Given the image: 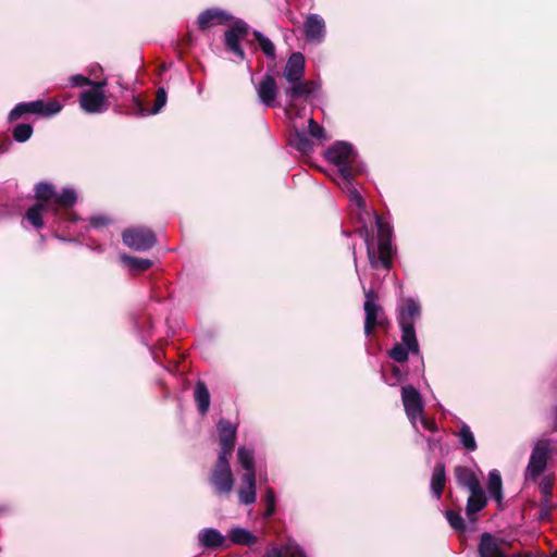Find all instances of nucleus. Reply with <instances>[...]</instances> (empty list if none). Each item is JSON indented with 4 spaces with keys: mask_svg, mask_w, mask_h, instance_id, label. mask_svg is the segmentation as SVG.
I'll list each match as a JSON object with an SVG mask.
<instances>
[{
    "mask_svg": "<svg viewBox=\"0 0 557 557\" xmlns=\"http://www.w3.org/2000/svg\"><path fill=\"white\" fill-rule=\"evenodd\" d=\"M359 222L362 224L360 227V235L364 237L369 262L372 268L379 265L386 270H389L392 265L393 257V245H392V227L387 222L375 214V224L377 228V251L374 249L373 239L370 237L369 230L367 227L366 219L362 213L359 212Z\"/></svg>",
    "mask_w": 557,
    "mask_h": 557,
    "instance_id": "nucleus-1",
    "label": "nucleus"
},
{
    "mask_svg": "<svg viewBox=\"0 0 557 557\" xmlns=\"http://www.w3.org/2000/svg\"><path fill=\"white\" fill-rule=\"evenodd\" d=\"M326 159L335 164L338 170V178L354 177L363 171L359 163L354 147L346 141H337L325 152Z\"/></svg>",
    "mask_w": 557,
    "mask_h": 557,
    "instance_id": "nucleus-2",
    "label": "nucleus"
},
{
    "mask_svg": "<svg viewBox=\"0 0 557 557\" xmlns=\"http://www.w3.org/2000/svg\"><path fill=\"white\" fill-rule=\"evenodd\" d=\"M35 193L39 202L27 210L26 219L34 227L40 228L44 225V216H48L51 212L57 191L51 184L39 183L36 185Z\"/></svg>",
    "mask_w": 557,
    "mask_h": 557,
    "instance_id": "nucleus-3",
    "label": "nucleus"
},
{
    "mask_svg": "<svg viewBox=\"0 0 557 557\" xmlns=\"http://www.w3.org/2000/svg\"><path fill=\"white\" fill-rule=\"evenodd\" d=\"M210 482L219 495H227L233 490L234 479L230 466V457L219 456L211 473Z\"/></svg>",
    "mask_w": 557,
    "mask_h": 557,
    "instance_id": "nucleus-4",
    "label": "nucleus"
},
{
    "mask_svg": "<svg viewBox=\"0 0 557 557\" xmlns=\"http://www.w3.org/2000/svg\"><path fill=\"white\" fill-rule=\"evenodd\" d=\"M506 548L507 543L504 540L484 532L480 539L478 553L480 557H534L531 552L509 556Z\"/></svg>",
    "mask_w": 557,
    "mask_h": 557,
    "instance_id": "nucleus-5",
    "label": "nucleus"
},
{
    "mask_svg": "<svg viewBox=\"0 0 557 557\" xmlns=\"http://www.w3.org/2000/svg\"><path fill=\"white\" fill-rule=\"evenodd\" d=\"M123 243L135 250L146 251L156 244V236L149 228L134 227L123 232Z\"/></svg>",
    "mask_w": 557,
    "mask_h": 557,
    "instance_id": "nucleus-6",
    "label": "nucleus"
},
{
    "mask_svg": "<svg viewBox=\"0 0 557 557\" xmlns=\"http://www.w3.org/2000/svg\"><path fill=\"white\" fill-rule=\"evenodd\" d=\"M401 400L409 421L417 429L418 418L421 417L424 410L419 391L411 385L403 386Z\"/></svg>",
    "mask_w": 557,
    "mask_h": 557,
    "instance_id": "nucleus-7",
    "label": "nucleus"
},
{
    "mask_svg": "<svg viewBox=\"0 0 557 557\" xmlns=\"http://www.w3.org/2000/svg\"><path fill=\"white\" fill-rule=\"evenodd\" d=\"M548 459V443L539 442L531 454L527 470L525 480L535 481L546 469Z\"/></svg>",
    "mask_w": 557,
    "mask_h": 557,
    "instance_id": "nucleus-8",
    "label": "nucleus"
},
{
    "mask_svg": "<svg viewBox=\"0 0 557 557\" xmlns=\"http://www.w3.org/2000/svg\"><path fill=\"white\" fill-rule=\"evenodd\" d=\"M366 301H364V312H366V321H364V333L367 336L371 335L374 327L376 325H382L384 323L383 312L379 305H376L375 299L376 296L372 290L364 292Z\"/></svg>",
    "mask_w": 557,
    "mask_h": 557,
    "instance_id": "nucleus-9",
    "label": "nucleus"
},
{
    "mask_svg": "<svg viewBox=\"0 0 557 557\" xmlns=\"http://www.w3.org/2000/svg\"><path fill=\"white\" fill-rule=\"evenodd\" d=\"M249 33V26L244 21H236L225 33V47L228 51L236 54L240 60L245 59V53L239 41L245 39Z\"/></svg>",
    "mask_w": 557,
    "mask_h": 557,
    "instance_id": "nucleus-10",
    "label": "nucleus"
},
{
    "mask_svg": "<svg viewBox=\"0 0 557 557\" xmlns=\"http://www.w3.org/2000/svg\"><path fill=\"white\" fill-rule=\"evenodd\" d=\"M82 109L87 113H102L109 108L108 99L102 90L87 89L79 96Z\"/></svg>",
    "mask_w": 557,
    "mask_h": 557,
    "instance_id": "nucleus-11",
    "label": "nucleus"
},
{
    "mask_svg": "<svg viewBox=\"0 0 557 557\" xmlns=\"http://www.w3.org/2000/svg\"><path fill=\"white\" fill-rule=\"evenodd\" d=\"M221 450L219 456L231 457L235 446L236 426L230 421L221 419L218 422Z\"/></svg>",
    "mask_w": 557,
    "mask_h": 557,
    "instance_id": "nucleus-12",
    "label": "nucleus"
},
{
    "mask_svg": "<svg viewBox=\"0 0 557 557\" xmlns=\"http://www.w3.org/2000/svg\"><path fill=\"white\" fill-rule=\"evenodd\" d=\"M259 100L267 107H274L277 96V86L274 77L270 74L263 76L256 86Z\"/></svg>",
    "mask_w": 557,
    "mask_h": 557,
    "instance_id": "nucleus-13",
    "label": "nucleus"
},
{
    "mask_svg": "<svg viewBox=\"0 0 557 557\" xmlns=\"http://www.w3.org/2000/svg\"><path fill=\"white\" fill-rule=\"evenodd\" d=\"M305 74V57L300 52L289 55L284 67V77L288 83L302 79Z\"/></svg>",
    "mask_w": 557,
    "mask_h": 557,
    "instance_id": "nucleus-14",
    "label": "nucleus"
},
{
    "mask_svg": "<svg viewBox=\"0 0 557 557\" xmlns=\"http://www.w3.org/2000/svg\"><path fill=\"white\" fill-rule=\"evenodd\" d=\"M238 490V500L243 505H252L257 499L256 473H245Z\"/></svg>",
    "mask_w": 557,
    "mask_h": 557,
    "instance_id": "nucleus-15",
    "label": "nucleus"
},
{
    "mask_svg": "<svg viewBox=\"0 0 557 557\" xmlns=\"http://www.w3.org/2000/svg\"><path fill=\"white\" fill-rule=\"evenodd\" d=\"M200 546L207 549L226 547V537L216 529L205 528L198 533Z\"/></svg>",
    "mask_w": 557,
    "mask_h": 557,
    "instance_id": "nucleus-16",
    "label": "nucleus"
},
{
    "mask_svg": "<svg viewBox=\"0 0 557 557\" xmlns=\"http://www.w3.org/2000/svg\"><path fill=\"white\" fill-rule=\"evenodd\" d=\"M421 308L413 298L404 299L399 306V324H414L416 319L420 317Z\"/></svg>",
    "mask_w": 557,
    "mask_h": 557,
    "instance_id": "nucleus-17",
    "label": "nucleus"
},
{
    "mask_svg": "<svg viewBox=\"0 0 557 557\" xmlns=\"http://www.w3.org/2000/svg\"><path fill=\"white\" fill-rule=\"evenodd\" d=\"M305 33L308 40L321 41L325 34V24L321 16L311 14L305 22Z\"/></svg>",
    "mask_w": 557,
    "mask_h": 557,
    "instance_id": "nucleus-18",
    "label": "nucleus"
},
{
    "mask_svg": "<svg viewBox=\"0 0 557 557\" xmlns=\"http://www.w3.org/2000/svg\"><path fill=\"white\" fill-rule=\"evenodd\" d=\"M336 182L341 189L348 195L350 205L355 206L359 211L364 210L366 201L358 189L355 187L354 177L336 180Z\"/></svg>",
    "mask_w": 557,
    "mask_h": 557,
    "instance_id": "nucleus-19",
    "label": "nucleus"
},
{
    "mask_svg": "<svg viewBox=\"0 0 557 557\" xmlns=\"http://www.w3.org/2000/svg\"><path fill=\"white\" fill-rule=\"evenodd\" d=\"M264 557H306L304 550L294 540H287L282 546H273L268 549Z\"/></svg>",
    "mask_w": 557,
    "mask_h": 557,
    "instance_id": "nucleus-20",
    "label": "nucleus"
},
{
    "mask_svg": "<svg viewBox=\"0 0 557 557\" xmlns=\"http://www.w3.org/2000/svg\"><path fill=\"white\" fill-rule=\"evenodd\" d=\"M455 476H456L457 483L460 486L467 488L469 492L481 486L474 471H472L468 467H462V466L456 467L455 468Z\"/></svg>",
    "mask_w": 557,
    "mask_h": 557,
    "instance_id": "nucleus-21",
    "label": "nucleus"
},
{
    "mask_svg": "<svg viewBox=\"0 0 557 557\" xmlns=\"http://www.w3.org/2000/svg\"><path fill=\"white\" fill-rule=\"evenodd\" d=\"M469 493L466 511L468 518L473 520V516L486 506V497L481 486Z\"/></svg>",
    "mask_w": 557,
    "mask_h": 557,
    "instance_id": "nucleus-22",
    "label": "nucleus"
},
{
    "mask_svg": "<svg viewBox=\"0 0 557 557\" xmlns=\"http://www.w3.org/2000/svg\"><path fill=\"white\" fill-rule=\"evenodd\" d=\"M228 18L230 16L224 11L218 9H209L199 14L197 23L199 28L205 29L213 24L228 21Z\"/></svg>",
    "mask_w": 557,
    "mask_h": 557,
    "instance_id": "nucleus-23",
    "label": "nucleus"
},
{
    "mask_svg": "<svg viewBox=\"0 0 557 557\" xmlns=\"http://www.w3.org/2000/svg\"><path fill=\"white\" fill-rule=\"evenodd\" d=\"M228 540L234 545L252 546L258 542V537L249 530L244 528H232L228 532Z\"/></svg>",
    "mask_w": 557,
    "mask_h": 557,
    "instance_id": "nucleus-24",
    "label": "nucleus"
},
{
    "mask_svg": "<svg viewBox=\"0 0 557 557\" xmlns=\"http://www.w3.org/2000/svg\"><path fill=\"white\" fill-rule=\"evenodd\" d=\"M76 194L71 188H65L62 193H55V198L52 205L50 214L57 216L60 208H70L76 202Z\"/></svg>",
    "mask_w": 557,
    "mask_h": 557,
    "instance_id": "nucleus-25",
    "label": "nucleus"
},
{
    "mask_svg": "<svg viewBox=\"0 0 557 557\" xmlns=\"http://www.w3.org/2000/svg\"><path fill=\"white\" fill-rule=\"evenodd\" d=\"M446 473L445 466L442 462L435 465L432 479H431V491L436 499H440L445 487Z\"/></svg>",
    "mask_w": 557,
    "mask_h": 557,
    "instance_id": "nucleus-26",
    "label": "nucleus"
},
{
    "mask_svg": "<svg viewBox=\"0 0 557 557\" xmlns=\"http://www.w3.org/2000/svg\"><path fill=\"white\" fill-rule=\"evenodd\" d=\"M45 102L41 100L33 102H23L17 104L9 114L10 120H17L25 113H36L44 115Z\"/></svg>",
    "mask_w": 557,
    "mask_h": 557,
    "instance_id": "nucleus-27",
    "label": "nucleus"
},
{
    "mask_svg": "<svg viewBox=\"0 0 557 557\" xmlns=\"http://www.w3.org/2000/svg\"><path fill=\"white\" fill-rule=\"evenodd\" d=\"M401 329V345L406 346L411 354L419 352V344L416 337L414 324H399Z\"/></svg>",
    "mask_w": 557,
    "mask_h": 557,
    "instance_id": "nucleus-28",
    "label": "nucleus"
},
{
    "mask_svg": "<svg viewBox=\"0 0 557 557\" xmlns=\"http://www.w3.org/2000/svg\"><path fill=\"white\" fill-rule=\"evenodd\" d=\"M194 394L198 410L201 414H205L210 406V394L206 384L203 382H198Z\"/></svg>",
    "mask_w": 557,
    "mask_h": 557,
    "instance_id": "nucleus-29",
    "label": "nucleus"
},
{
    "mask_svg": "<svg viewBox=\"0 0 557 557\" xmlns=\"http://www.w3.org/2000/svg\"><path fill=\"white\" fill-rule=\"evenodd\" d=\"M290 145L299 152L308 154L313 150V143L305 132H296L290 138Z\"/></svg>",
    "mask_w": 557,
    "mask_h": 557,
    "instance_id": "nucleus-30",
    "label": "nucleus"
},
{
    "mask_svg": "<svg viewBox=\"0 0 557 557\" xmlns=\"http://www.w3.org/2000/svg\"><path fill=\"white\" fill-rule=\"evenodd\" d=\"M456 435L459 440V443L466 450L474 451L478 448L474 434L468 424L462 423L459 432Z\"/></svg>",
    "mask_w": 557,
    "mask_h": 557,
    "instance_id": "nucleus-31",
    "label": "nucleus"
},
{
    "mask_svg": "<svg viewBox=\"0 0 557 557\" xmlns=\"http://www.w3.org/2000/svg\"><path fill=\"white\" fill-rule=\"evenodd\" d=\"M502 476L497 470H492L488 474V492L498 503L503 499Z\"/></svg>",
    "mask_w": 557,
    "mask_h": 557,
    "instance_id": "nucleus-32",
    "label": "nucleus"
},
{
    "mask_svg": "<svg viewBox=\"0 0 557 557\" xmlns=\"http://www.w3.org/2000/svg\"><path fill=\"white\" fill-rule=\"evenodd\" d=\"M238 462L242 465L245 473H256L253 450L247 447H239L237 450Z\"/></svg>",
    "mask_w": 557,
    "mask_h": 557,
    "instance_id": "nucleus-33",
    "label": "nucleus"
},
{
    "mask_svg": "<svg viewBox=\"0 0 557 557\" xmlns=\"http://www.w3.org/2000/svg\"><path fill=\"white\" fill-rule=\"evenodd\" d=\"M290 86L285 90L288 107L294 106V101L300 97H306V85L302 79L289 83Z\"/></svg>",
    "mask_w": 557,
    "mask_h": 557,
    "instance_id": "nucleus-34",
    "label": "nucleus"
},
{
    "mask_svg": "<svg viewBox=\"0 0 557 557\" xmlns=\"http://www.w3.org/2000/svg\"><path fill=\"white\" fill-rule=\"evenodd\" d=\"M253 36L258 41L260 49L265 54L268 59L274 60L276 58L275 46L274 44L262 33L255 30Z\"/></svg>",
    "mask_w": 557,
    "mask_h": 557,
    "instance_id": "nucleus-35",
    "label": "nucleus"
},
{
    "mask_svg": "<svg viewBox=\"0 0 557 557\" xmlns=\"http://www.w3.org/2000/svg\"><path fill=\"white\" fill-rule=\"evenodd\" d=\"M120 258L125 265L135 271H145L152 265V262L149 259L136 258L127 255H121Z\"/></svg>",
    "mask_w": 557,
    "mask_h": 557,
    "instance_id": "nucleus-36",
    "label": "nucleus"
},
{
    "mask_svg": "<svg viewBox=\"0 0 557 557\" xmlns=\"http://www.w3.org/2000/svg\"><path fill=\"white\" fill-rule=\"evenodd\" d=\"M126 113L128 115H133V116H136V117H143V116H146V115H149L150 114V111H148L140 98L136 95H133L132 96V103L127 107V110H126Z\"/></svg>",
    "mask_w": 557,
    "mask_h": 557,
    "instance_id": "nucleus-37",
    "label": "nucleus"
},
{
    "mask_svg": "<svg viewBox=\"0 0 557 557\" xmlns=\"http://www.w3.org/2000/svg\"><path fill=\"white\" fill-rule=\"evenodd\" d=\"M33 127L29 124H18L13 129V137L18 143H24L30 138Z\"/></svg>",
    "mask_w": 557,
    "mask_h": 557,
    "instance_id": "nucleus-38",
    "label": "nucleus"
},
{
    "mask_svg": "<svg viewBox=\"0 0 557 557\" xmlns=\"http://www.w3.org/2000/svg\"><path fill=\"white\" fill-rule=\"evenodd\" d=\"M409 352H410V350L406 346H404L401 344H396L389 350V357L397 362H405L408 359Z\"/></svg>",
    "mask_w": 557,
    "mask_h": 557,
    "instance_id": "nucleus-39",
    "label": "nucleus"
},
{
    "mask_svg": "<svg viewBox=\"0 0 557 557\" xmlns=\"http://www.w3.org/2000/svg\"><path fill=\"white\" fill-rule=\"evenodd\" d=\"M446 518L450 527L454 528L455 530L461 531L465 529V522L459 512H456L454 510H447Z\"/></svg>",
    "mask_w": 557,
    "mask_h": 557,
    "instance_id": "nucleus-40",
    "label": "nucleus"
},
{
    "mask_svg": "<svg viewBox=\"0 0 557 557\" xmlns=\"http://www.w3.org/2000/svg\"><path fill=\"white\" fill-rule=\"evenodd\" d=\"M308 124L310 136L319 140L327 139L324 128L320 126L313 119H309Z\"/></svg>",
    "mask_w": 557,
    "mask_h": 557,
    "instance_id": "nucleus-41",
    "label": "nucleus"
},
{
    "mask_svg": "<svg viewBox=\"0 0 557 557\" xmlns=\"http://www.w3.org/2000/svg\"><path fill=\"white\" fill-rule=\"evenodd\" d=\"M166 103V92L164 88H159L156 96L153 108L150 110V114H157Z\"/></svg>",
    "mask_w": 557,
    "mask_h": 557,
    "instance_id": "nucleus-42",
    "label": "nucleus"
},
{
    "mask_svg": "<svg viewBox=\"0 0 557 557\" xmlns=\"http://www.w3.org/2000/svg\"><path fill=\"white\" fill-rule=\"evenodd\" d=\"M70 84L73 87L89 86L91 85V81L82 74H77L70 77Z\"/></svg>",
    "mask_w": 557,
    "mask_h": 557,
    "instance_id": "nucleus-43",
    "label": "nucleus"
},
{
    "mask_svg": "<svg viewBox=\"0 0 557 557\" xmlns=\"http://www.w3.org/2000/svg\"><path fill=\"white\" fill-rule=\"evenodd\" d=\"M62 107L58 101L45 102L44 115L51 116L61 111Z\"/></svg>",
    "mask_w": 557,
    "mask_h": 557,
    "instance_id": "nucleus-44",
    "label": "nucleus"
},
{
    "mask_svg": "<svg viewBox=\"0 0 557 557\" xmlns=\"http://www.w3.org/2000/svg\"><path fill=\"white\" fill-rule=\"evenodd\" d=\"M418 420H420V422H421L422 426H423L425 430H428V431H430V432H435V431H437V425H436L435 421H434V420H430V419L425 418V417L423 416V413L421 414V417H419V418H418Z\"/></svg>",
    "mask_w": 557,
    "mask_h": 557,
    "instance_id": "nucleus-45",
    "label": "nucleus"
},
{
    "mask_svg": "<svg viewBox=\"0 0 557 557\" xmlns=\"http://www.w3.org/2000/svg\"><path fill=\"white\" fill-rule=\"evenodd\" d=\"M541 493L547 499L552 494V482L548 479H543L540 483Z\"/></svg>",
    "mask_w": 557,
    "mask_h": 557,
    "instance_id": "nucleus-46",
    "label": "nucleus"
},
{
    "mask_svg": "<svg viewBox=\"0 0 557 557\" xmlns=\"http://www.w3.org/2000/svg\"><path fill=\"white\" fill-rule=\"evenodd\" d=\"M264 502L265 505H275V493L272 487L265 488Z\"/></svg>",
    "mask_w": 557,
    "mask_h": 557,
    "instance_id": "nucleus-47",
    "label": "nucleus"
},
{
    "mask_svg": "<svg viewBox=\"0 0 557 557\" xmlns=\"http://www.w3.org/2000/svg\"><path fill=\"white\" fill-rule=\"evenodd\" d=\"M305 85H306V89H307L306 98L311 96L320 87L318 83L312 82V81L305 82Z\"/></svg>",
    "mask_w": 557,
    "mask_h": 557,
    "instance_id": "nucleus-48",
    "label": "nucleus"
},
{
    "mask_svg": "<svg viewBox=\"0 0 557 557\" xmlns=\"http://www.w3.org/2000/svg\"><path fill=\"white\" fill-rule=\"evenodd\" d=\"M108 223V220L107 218L104 216H94L90 219V225L92 227H99V226H102V225H106Z\"/></svg>",
    "mask_w": 557,
    "mask_h": 557,
    "instance_id": "nucleus-49",
    "label": "nucleus"
},
{
    "mask_svg": "<svg viewBox=\"0 0 557 557\" xmlns=\"http://www.w3.org/2000/svg\"><path fill=\"white\" fill-rule=\"evenodd\" d=\"M107 84H108L107 79H102V81H99V82L91 81V85L90 86H92L91 89L102 90V88L104 86H107Z\"/></svg>",
    "mask_w": 557,
    "mask_h": 557,
    "instance_id": "nucleus-50",
    "label": "nucleus"
},
{
    "mask_svg": "<svg viewBox=\"0 0 557 557\" xmlns=\"http://www.w3.org/2000/svg\"><path fill=\"white\" fill-rule=\"evenodd\" d=\"M275 512V505H267L264 517H271Z\"/></svg>",
    "mask_w": 557,
    "mask_h": 557,
    "instance_id": "nucleus-51",
    "label": "nucleus"
},
{
    "mask_svg": "<svg viewBox=\"0 0 557 557\" xmlns=\"http://www.w3.org/2000/svg\"><path fill=\"white\" fill-rule=\"evenodd\" d=\"M393 373H394L395 377H396L398 381H400V380L403 379V373H401V371L399 370V368L394 367V368H393Z\"/></svg>",
    "mask_w": 557,
    "mask_h": 557,
    "instance_id": "nucleus-52",
    "label": "nucleus"
},
{
    "mask_svg": "<svg viewBox=\"0 0 557 557\" xmlns=\"http://www.w3.org/2000/svg\"><path fill=\"white\" fill-rule=\"evenodd\" d=\"M426 442H428V445H429L430 449H433L440 443L438 441H435V440H433L431 437H428Z\"/></svg>",
    "mask_w": 557,
    "mask_h": 557,
    "instance_id": "nucleus-53",
    "label": "nucleus"
},
{
    "mask_svg": "<svg viewBox=\"0 0 557 557\" xmlns=\"http://www.w3.org/2000/svg\"><path fill=\"white\" fill-rule=\"evenodd\" d=\"M549 509H550V507L547 506V509L545 510V512L542 511L541 517L542 518L546 517L548 515Z\"/></svg>",
    "mask_w": 557,
    "mask_h": 557,
    "instance_id": "nucleus-54",
    "label": "nucleus"
},
{
    "mask_svg": "<svg viewBox=\"0 0 557 557\" xmlns=\"http://www.w3.org/2000/svg\"><path fill=\"white\" fill-rule=\"evenodd\" d=\"M116 84H117V85H119V87H121L122 89H126V87H124V86H123V84H122L120 81H119Z\"/></svg>",
    "mask_w": 557,
    "mask_h": 557,
    "instance_id": "nucleus-55",
    "label": "nucleus"
},
{
    "mask_svg": "<svg viewBox=\"0 0 557 557\" xmlns=\"http://www.w3.org/2000/svg\"><path fill=\"white\" fill-rule=\"evenodd\" d=\"M550 557H557V549L552 553Z\"/></svg>",
    "mask_w": 557,
    "mask_h": 557,
    "instance_id": "nucleus-56",
    "label": "nucleus"
},
{
    "mask_svg": "<svg viewBox=\"0 0 557 557\" xmlns=\"http://www.w3.org/2000/svg\"><path fill=\"white\" fill-rule=\"evenodd\" d=\"M352 255H354V259L356 260V251L355 250L352 251Z\"/></svg>",
    "mask_w": 557,
    "mask_h": 557,
    "instance_id": "nucleus-57",
    "label": "nucleus"
}]
</instances>
